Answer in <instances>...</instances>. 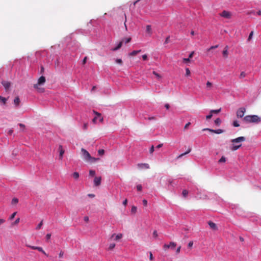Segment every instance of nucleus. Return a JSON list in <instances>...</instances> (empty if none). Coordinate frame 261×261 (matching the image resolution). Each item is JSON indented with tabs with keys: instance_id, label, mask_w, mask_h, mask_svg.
I'll list each match as a JSON object with an SVG mask.
<instances>
[{
	"instance_id": "nucleus-23",
	"label": "nucleus",
	"mask_w": 261,
	"mask_h": 261,
	"mask_svg": "<svg viewBox=\"0 0 261 261\" xmlns=\"http://www.w3.org/2000/svg\"><path fill=\"white\" fill-rule=\"evenodd\" d=\"M140 52H141V50H134L132 52H131L130 53H129V55L130 56H136V55H137Z\"/></svg>"
},
{
	"instance_id": "nucleus-58",
	"label": "nucleus",
	"mask_w": 261,
	"mask_h": 261,
	"mask_svg": "<svg viewBox=\"0 0 261 261\" xmlns=\"http://www.w3.org/2000/svg\"><path fill=\"white\" fill-rule=\"evenodd\" d=\"M191 124V123L190 122H188L185 126L184 127V128L185 129H186L188 128V127L190 126V125Z\"/></svg>"
},
{
	"instance_id": "nucleus-64",
	"label": "nucleus",
	"mask_w": 261,
	"mask_h": 261,
	"mask_svg": "<svg viewBox=\"0 0 261 261\" xmlns=\"http://www.w3.org/2000/svg\"><path fill=\"white\" fill-rule=\"evenodd\" d=\"M87 57H85L84 58L83 60V64H85L86 63V62H87Z\"/></svg>"
},
{
	"instance_id": "nucleus-42",
	"label": "nucleus",
	"mask_w": 261,
	"mask_h": 261,
	"mask_svg": "<svg viewBox=\"0 0 261 261\" xmlns=\"http://www.w3.org/2000/svg\"><path fill=\"white\" fill-rule=\"evenodd\" d=\"M42 225H43V221H41L40 222V223H39V224L37 226V227H36V229L37 230H39V229H40V228L41 227V226H42Z\"/></svg>"
},
{
	"instance_id": "nucleus-37",
	"label": "nucleus",
	"mask_w": 261,
	"mask_h": 261,
	"mask_svg": "<svg viewBox=\"0 0 261 261\" xmlns=\"http://www.w3.org/2000/svg\"><path fill=\"white\" fill-rule=\"evenodd\" d=\"M95 175V171L93 170H90L89 171V175L91 176H94Z\"/></svg>"
},
{
	"instance_id": "nucleus-44",
	"label": "nucleus",
	"mask_w": 261,
	"mask_h": 261,
	"mask_svg": "<svg viewBox=\"0 0 261 261\" xmlns=\"http://www.w3.org/2000/svg\"><path fill=\"white\" fill-rule=\"evenodd\" d=\"M218 47V45H216L215 46H212L211 47H210L208 49H207V51H210L211 50L217 48Z\"/></svg>"
},
{
	"instance_id": "nucleus-5",
	"label": "nucleus",
	"mask_w": 261,
	"mask_h": 261,
	"mask_svg": "<svg viewBox=\"0 0 261 261\" xmlns=\"http://www.w3.org/2000/svg\"><path fill=\"white\" fill-rule=\"evenodd\" d=\"M246 112L245 108L242 107L239 108L237 112V116L238 118H242Z\"/></svg>"
},
{
	"instance_id": "nucleus-18",
	"label": "nucleus",
	"mask_w": 261,
	"mask_h": 261,
	"mask_svg": "<svg viewBox=\"0 0 261 261\" xmlns=\"http://www.w3.org/2000/svg\"><path fill=\"white\" fill-rule=\"evenodd\" d=\"M123 41H124V40H122L117 45V46L113 48L112 50H113V51H116L118 49H119V48H120L122 45V44L123 43Z\"/></svg>"
},
{
	"instance_id": "nucleus-12",
	"label": "nucleus",
	"mask_w": 261,
	"mask_h": 261,
	"mask_svg": "<svg viewBox=\"0 0 261 261\" xmlns=\"http://www.w3.org/2000/svg\"><path fill=\"white\" fill-rule=\"evenodd\" d=\"M40 85L38 84H34V88L37 90L38 92L40 93H42L44 91V89L42 87H39Z\"/></svg>"
},
{
	"instance_id": "nucleus-26",
	"label": "nucleus",
	"mask_w": 261,
	"mask_h": 261,
	"mask_svg": "<svg viewBox=\"0 0 261 261\" xmlns=\"http://www.w3.org/2000/svg\"><path fill=\"white\" fill-rule=\"evenodd\" d=\"M18 202V199L16 198H14L12 199L11 203L12 204L15 205Z\"/></svg>"
},
{
	"instance_id": "nucleus-32",
	"label": "nucleus",
	"mask_w": 261,
	"mask_h": 261,
	"mask_svg": "<svg viewBox=\"0 0 261 261\" xmlns=\"http://www.w3.org/2000/svg\"><path fill=\"white\" fill-rule=\"evenodd\" d=\"M221 111V109L218 110H213L210 111V113H219Z\"/></svg>"
},
{
	"instance_id": "nucleus-6",
	"label": "nucleus",
	"mask_w": 261,
	"mask_h": 261,
	"mask_svg": "<svg viewBox=\"0 0 261 261\" xmlns=\"http://www.w3.org/2000/svg\"><path fill=\"white\" fill-rule=\"evenodd\" d=\"M27 246L30 248H31L32 249L34 250H37L38 251L42 252L45 255L48 256V255L45 253V252L43 250V248L41 247H37V246H31L30 245H27Z\"/></svg>"
},
{
	"instance_id": "nucleus-61",
	"label": "nucleus",
	"mask_w": 261,
	"mask_h": 261,
	"mask_svg": "<svg viewBox=\"0 0 261 261\" xmlns=\"http://www.w3.org/2000/svg\"><path fill=\"white\" fill-rule=\"evenodd\" d=\"M142 59L143 60H146L147 59V56L146 55H143L142 56Z\"/></svg>"
},
{
	"instance_id": "nucleus-4",
	"label": "nucleus",
	"mask_w": 261,
	"mask_h": 261,
	"mask_svg": "<svg viewBox=\"0 0 261 261\" xmlns=\"http://www.w3.org/2000/svg\"><path fill=\"white\" fill-rule=\"evenodd\" d=\"M176 246V244L175 242H171L169 244H164L163 246V249L165 251H166L167 249L169 248H171L172 249H174L175 247Z\"/></svg>"
},
{
	"instance_id": "nucleus-49",
	"label": "nucleus",
	"mask_w": 261,
	"mask_h": 261,
	"mask_svg": "<svg viewBox=\"0 0 261 261\" xmlns=\"http://www.w3.org/2000/svg\"><path fill=\"white\" fill-rule=\"evenodd\" d=\"M153 237L154 238H156L158 237V232H157V231L156 230H154L153 232Z\"/></svg>"
},
{
	"instance_id": "nucleus-60",
	"label": "nucleus",
	"mask_w": 261,
	"mask_h": 261,
	"mask_svg": "<svg viewBox=\"0 0 261 261\" xmlns=\"http://www.w3.org/2000/svg\"><path fill=\"white\" fill-rule=\"evenodd\" d=\"M144 205L146 206L147 204V201L146 199H143L142 201Z\"/></svg>"
},
{
	"instance_id": "nucleus-22",
	"label": "nucleus",
	"mask_w": 261,
	"mask_h": 261,
	"mask_svg": "<svg viewBox=\"0 0 261 261\" xmlns=\"http://www.w3.org/2000/svg\"><path fill=\"white\" fill-rule=\"evenodd\" d=\"M191 149L190 148L187 151L185 152V153H181L180 155H179L178 156H177L176 159H179L181 158L182 156L189 153L191 151Z\"/></svg>"
},
{
	"instance_id": "nucleus-56",
	"label": "nucleus",
	"mask_w": 261,
	"mask_h": 261,
	"mask_svg": "<svg viewBox=\"0 0 261 261\" xmlns=\"http://www.w3.org/2000/svg\"><path fill=\"white\" fill-rule=\"evenodd\" d=\"M180 249H181V246H179L177 249H176V254H178L179 253L180 251Z\"/></svg>"
},
{
	"instance_id": "nucleus-40",
	"label": "nucleus",
	"mask_w": 261,
	"mask_h": 261,
	"mask_svg": "<svg viewBox=\"0 0 261 261\" xmlns=\"http://www.w3.org/2000/svg\"><path fill=\"white\" fill-rule=\"evenodd\" d=\"M152 73L159 79L161 78V75L156 72L155 71H153Z\"/></svg>"
},
{
	"instance_id": "nucleus-25",
	"label": "nucleus",
	"mask_w": 261,
	"mask_h": 261,
	"mask_svg": "<svg viewBox=\"0 0 261 261\" xmlns=\"http://www.w3.org/2000/svg\"><path fill=\"white\" fill-rule=\"evenodd\" d=\"M72 176L74 179H77L79 177V173L77 172H74L72 174Z\"/></svg>"
},
{
	"instance_id": "nucleus-57",
	"label": "nucleus",
	"mask_w": 261,
	"mask_h": 261,
	"mask_svg": "<svg viewBox=\"0 0 261 261\" xmlns=\"http://www.w3.org/2000/svg\"><path fill=\"white\" fill-rule=\"evenodd\" d=\"M20 219L18 218L16 219V220L15 221V222L13 223V225H16L19 222Z\"/></svg>"
},
{
	"instance_id": "nucleus-41",
	"label": "nucleus",
	"mask_w": 261,
	"mask_h": 261,
	"mask_svg": "<svg viewBox=\"0 0 261 261\" xmlns=\"http://www.w3.org/2000/svg\"><path fill=\"white\" fill-rule=\"evenodd\" d=\"M115 62H116V63L119 64L120 65H122V63H123L122 60L121 59H116L115 60Z\"/></svg>"
},
{
	"instance_id": "nucleus-50",
	"label": "nucleus",
	"mask_w": 261,
	"mask_h": 261,
	"mask_svg": "<svg viewBox=\"0 0 261 261\" xmlns=\"http://www.w3.org/2000/svg\"><path fill=\"white\" fill-rule=\"evenodd\" d=\"M183 62L184 63H187L190 62V59L188 58H184L182 60Z\"/></svg>"
},
{
	"instance_id": "nucleus-54",
	"label": "nucleus",
	"mask_w": 261,
	"mask_h": 261,
	"mask_svg": "<svg viewBox=\"0 0 261 261\" xmlns=\"http://www.w3.org/2000/svg\"><path fill=\"white\" fill-rule=\"evenodd\" d=\"M193 241H190L188 243V246L189 248H191L193 246Z\"/></svg>"
},
{
	"instance_id": "nucleus-59",
	"label": "nucleus",
	"mask_w": 261,
	"mask_h": 261,
	"mask_svg": "<svg viewBox=\"0 0 261 261\" xmlns=\"http://www.w3.org/2000/svg\"><path fill=\"white\" fill-rule=\"evenodd\" d=\"M213 115L212 113H210V114L206 116V119H210L212 118Z\"/></svg>"
},
{
	"instance_id": "nucleus-36",
	"label": "nucleus",
	"mask_w": 261,
	"mask_h": 261,
	"mask_svg": "<svg viewBox=\"0 0 261 261\" xmlns=\"http://www.w3.org/2000/svg\"><path fill=\"white\" fill-rule=\"evenodd\" d=\"M246 74L245 72L244 71H242L241 72L239 77H240V79H243L244 77H245L246 76Z\"/></svg>"
},
{
	"instance_id": "nucleus-29",
	"label": "nucleus",
	"mask_w": 261,
	"mask_h": 261,
	"mask_svg": "<svg viewBox=\"0 0 261 261\" xmlns=\"http://www.w3.org/2000/svg\"><path fill=\"white\" fill-rule=\"evenodd\" d=\"M105 151L104 149H99L98 150V154L100 156H102L104 154Z\"/></svg>"
},
{
	"instance_id": "nucleus-1",
	"label": "nucleus",
	"mask_w": 261,
	"mask_h": 261,
	"mask_svg": "<svg viewBox=\"0 0 261 261\" xmlns=\"http://www.w3.org/2000/svg\"><path fill=\"white\" fill-rule=\"evenodd\" d=\"M246 140V138L244 137H239L236 139H233L231 140V142L232 143L230 149L232 151H236L240 148L242 146L241 143Z\"/></svg>"
},
{
	"instance_id": "nucleus-63",
	"label": "nucleus",
	"mask_w": 261,
	"mask_h": 261,
	"mask_svg": "<svg viewBox=\"0 0 261 261\" xmlns=\"http://www.w3.org/2000/svg\"><path fill=\"white\" fill-rule=\"evenodd\" d=\"M5 222V220L3 219H0V226L2 225L3 223H4Z\"/></svg>"
},
{
	"instance_id": "nucleus-28",
	"label": "nucleus",
	"mask_w": 261,
	"mask_h": 261,
	"mask_svg": "<svg viewBox=\"0 0 261 261\" xmlns=\"http://www.w3.org/2000/svg\"><path fill=\"white\" fill-rule=\"evenodd\" d=\"M7 99L5 97H3L1 96H0V101L4 104H6V101H7Z\"/></svg>"
},
{
	"instance_id": "nucleus-53",
	"label": "nucleus",
	"mask_w": 261,
	"mask_h": 261,
	"mask_svg": "<svg viewBox=\"0 0 261 261\" xmlns=\"http://www.w3.org/2000/svg\"><path fill=\"white\" fill-rule=\"evenodd\" d=\"M19 126L22 129V130H23L25 128V125L22 123H19Z\"/></svg>"
},
{
	"instance_id": "nucleus-3",
	"label": "nucleus",
	"mask_w": 261,
	"mask_h": 261,
	"mask_svg": "<svg viewBox=\"0 0 261 261\" xmlns=\"http://www.w3.org/2000/svg\"><path fill=\"white\" fill-rule=\"evenodd\" d=\"M81 151L82 152V155L85 160L87 161H90L92 156L90 154V153L85 149L82 148Z\"/></svg>"
},
{
	"instance_id": "nucleus-33",
	"label": "nucleus",
	"mask_w": 261,
	"mask_h": 261,
	"mask_svg": "<svg viewBox=\"0 0 261 261\" xmlns=\"http://www.w3.org/2000/svg\"><path fill=\"white\" fill-rule=\"evenodd\" d=\"M122 40H124L123 42H124L125 43H127L130 41L131 38L130 37L125 38H123Z\"/></svg>"
},
{
	"instance_id": "nucleus-47",
	"label": "nucleus",
	"mask_w": 261,
	"mask_h": 261,
	"mask_svg": "<svg viewBox=\"0 0 261 261\" xmlns=\"http://www.w3.org/2000/svg\"><path fill=\"white\" fill-rule=\"evenodd\" d=\"M154 151V146L153 145H152L149 149V153L150 154H152L153 151Z\"/></svg>"
},
{
	"instance_id": "nucleus-30",
	"label": "nucleus",
	"mask_w": 261,
	"mask_h": 261,
	"mask_svg": "<svg viewBox=\"0 0 261 261\" xmlns=\"http://www.w3.org/2000/svg\"><path fill=\"white\" fill-rule=\"evenodd\" d=\"M221 122V120L220 118H217L215 120V123L217 125H219L220 124Z\"/></svg>"
},
{
	"instance_id": "nucleus-7",
	"label": "nucleus",
	"mask_w": 261,
	"mask_h": 261,
	"mask_svg": "<svg viewBox=\"0 0 261 261\" xmlns=\"http://www.w3.org/2000/svg\"><path fill=\"white\" fill-rule=\"evenodd\" d=\"M220 15L221 17H223L224 18H227V19H230L231 17V16H232L231 12H230L229 11H226V10H223L220 14Z\"/></svg>"
},
{
	"instance_id": "nucleus-9",
	"label": "nucleus",
	"mask_w": 261,
	"mask_h": 261,
	"mask_svg": "<svg viewBox=\"0 0 261 261\" xmlns=\"http://www.w3.org/2000/svg\"><path fill=\"white\" fill-rule=\"evenodd\" d=\"M101 177H95L94 179V184L95 186H98L101 184Z\"/></svg>"
},
{
	"instance_id": "nucleus-35",
	"label": "nucleus",
	"mask_w": 261,
	"mask_h": 261,
	"mask_svg": "<svg viewBox=\"0 0 261 261\" xmlns=\"http://www.w3.org/2000/svg\"><path fill=\"white\" fill-rule=\"evenodd\" d=\"M18 153V150L17 149H15L13 150L12 154L14 156H15L17 155Z\"/></svg>"
},
{
	"instance_id": "nucleus-62",
	"label": "nucleus",
	"mask_w": 261,
	"mask_h": 261,
	"mask_svg": "<svg viewBox=\"0 0 261 261\" xmlns=\"http://www.w3.org/2000/svg\"><path fill=\"white\" fill-rule=\"evenodd\" d=\"M44 71V68L43 66H41V69H40V74H43Z\"/></svg>"
},
{
	"instance_id": "nucleus-14",
	"label": "nucleus",
	"mask_w": 261,
	"mask_h": 261,
	"mask_svg": "<svg viewBox=\"0 0 261 261\" xmlns=\"http://www.w3.org/2000/svg\"><path fill=\"white\" fill-rule=\"evenodd\" d=\"M228 46H226L225 47L224 50H223L222 54H223V57L225 58H227L228 57Z\"/></svg>"
},
{
	"instance_id": "nucleus-21",
	"label": "nucleus",
	"mask_w": 261,
	"mask_h": 261,
	"mask_svg": "<svg viewBox=\"0 0 261 261\" xmlns=\"http://www.w3.org/2000/svg\"><path fill=\"white\" fill-rule=\"evenodd\" d=\"M20 99L18 96H17L14 99V103L16 107H18L20 103Z\"/></svg>"
},
{
	"instance_id": "nucleus-10",
	"label": "nucleus",
	"mask_w": 261,
	"mask_h": 261,
	"mask_svg": "<svg viewBox=\"0 0 261 261\" xmlns=\"http://www.w3.org/2000/svg\"><path fill=\"white\" fill-rule=\"evenodd\" d=\"M46 81L45 78L43 76H40L37 82V83L36 84H38L39 85H43L45 83Z\"/></svg>"
},
{
	"instance_id": "nucleus-24",
	"label": "nucleus",
	"mask_w": 261,
	"mask_h": 261,
	"mask_svg": "<svg viewBox=\"0 0 261 261\" xmlns=\"http://www.w3.org/2000/svg\"><path fill=\"white\" fill-rule=\"evenodd\" d=\"M226 161V159L224 156H222L221 158L218 161L219 164L225 163Z\"/></svg>"
},
{
	"instance_id": "nucleus-13",
	"label": "nucleus",
	"mask_w": 261,
	"mask_h": 261,
	"mask_svg": "<svg viewBox=\"0 0 261 261\" xmlns=\"http://www.w3.org/2000/svg\"><path fill=\"white\" fill-rule=\"evenodd\" d=\"M208 224L210 226V228L211 229H212L213 230H217L218 228H217V225L215 223H214L212 221H208Z\"/></svg>"
},
{
	"instance_id": "nucleus-39",
	"label": "nucleus",
	"mask_w": 261,
	"mask_h": 261,
	"mask_svg": "<svg viewBox=\"0 0 261 261\" xmlns=\"http://www.w3.org/2000/svg\"><path fill=\"white\" fill-rule=\"evenodd\" d=\"M115 247V243H111L110 244L109 247V250H112L113 248H114Z\"/></svg>"
},
{
	"instance_id": "nucleus-17",
	"label": "nucleus",
	"mask_w": 261,
	"mask_h": 261,
	"mask_svg": "<svg viewBox=\"0 0 261 261\" xmlns=\"http://www.w3.org/2000/svg\"><path fill=\"white\" fill-rule=\"evenodd\" d=\"M6 90H8L10 86V83L7 81H3L2 83Z\"/></svg>"
},
{
	"instance_id": "nucleus-46",
	"label": "nucleus",
	"mask_w": 261,
	"mask_h": 261,
	"mask_svg": "<svg viewBox=\"0 0 261 261\" xmlns=\"http://www.w3.org/2000/svg\"><path fill=\"white\" fill-rule=\"evenodd\" d=\"M98 160H99V158H95L92 157L90 161H91V162H94Z\"/></svg>"
},
{
	"instance_id": "nucleus-15",
	"label": "nucleus",
	"mask_w": 261,
	"mask_h": 261,
	"mask_svg": "<svg viewBox=\"0 0 261 261\" xmlns=\"http://www.w3.org/2000/svg\"><path fill=\"white\" fill-rule=\"evenodd\" d=\"M138 167L141 169H143V168L149 169V165L146 163L138 164Z\"/></svg>"
},
{
	"instance_id": "nucleus-19",
	"label": "nucleus",
	"mask_w": 261,
	"mask_h": 261,
	"mask_svg": "<svg viewBox=\"0 0 261 261\" xmlns=\"http://www.w3.org/2000/svg\"><path fill=\"white\" fill-rule=\"evenodd\" d=\"M93 113L97 116V118L98 117L99 119V121L100 122H102L103 121V117L101 116V114L95 111H93Z\"/></svg>"
},
{
	"instance_id": "nucleus-48",
	"label": "nucleus",
	"mask_w": 261,
	"mask_h": 261,
	"mask_svg": "<svg viewBox=\"0 0 261 261\" xmlns=\"http://www.w3.org/2000/svg\"><path fill=\"white\" fill-rule=\"evenodd\" d=\"M17 214V212H14L13 213L11 216L10 217L9 219L10 220H12L13 219H14V218L15 217V216H16Z\"/></svg>"
},
{
	"instance_id": "nucleus-38",
	"label": "nucleus",
	"mask_w": 261,
	"mask_h": 261,
	"mask_svg": "<svg viewBox=\"0 0 261 261\" xmlns=\"http://www.w3.org/2000/svg\"><path fill=\"white\" fill-rule=\"evenodd\" d=\"M191 74L190 69L188 68H186V76H189Z\"/></svg>"
},
{
	"instance_id": "nucleus-43",
	"label": "nucleus",
	"mask_w": 261,
	"mask_h": 261,
	"mask_svg": "<svg viewBox=\"0 0 261 261\" xmlns=\"http://www.w3.org/2000/svg\"><path fill=\"white\" fill-rule=\"evenodd\" d=\"M253 32L251 31L249 35L248 38V39H247L248 41H249L251 39V38L253 36Z\"/></svg>"
},
{
	"instance_id": "nucleus-51",
	"label": "nucleus",
	"mask_w": 261,
	"mask_h": 261,
	"mask_svg": "<svg viewBox=\"0 0 261 261\" xmlns=\"http://www.w3.org/2000/svg\"><path fill=\"white\" fill-rule=\"evenodd\" d=\"M88 124L87 123H85L83 125V129L84 130H86L88 128Z\"/></svg>"
},
{
	"instance_id": "nucleus-16",
	"label": "nucleus",
	"mask_w": 261,
	"mask_h": 261,
	"mask_svg": "<svg viewBox=\"0 0 261 261\" xmlns=\"http://www.w3.org/2000/svg\"><path fill=\"white\" fill-rule=\"evenodd\" d=\"M146 32L149 36H151L152 35V32L151 27L150 25H146Z\"/></svg>"
},
{
	"instance_id": "nucleus-11",
	"label": "nucleus",
	"mask_w": 261,
	"mask_h": 261,
	"mask_svg": "<svg viewBox=\"0 0 261 261\" xmlns=\"http://www.w3.org/2000/svg\"><path fill=\"white\" fill-rule=\"evenodd\" d=\"M59 152H60V154H59V158H60V159H62V158H63V155L64 153V149H63V146L62 145H59Z\"/></svg>"
},
{
	"instance_id": "nucleus-27",
	"label": "nucleus",
	"mask_w": 261,
	"mask_h": 261,
	"mask_svg": "<svg viewBox=\"0 0 261 261\" xmlns=\"http://www.w3.org/2000/svg\"><path fill=\"white\" fill-rule=\"evenodd\" d=\"M122 237V234L119 233V234H118L115 236V241H118V240L121 239Z\"/></svg>"
},
{
	"instance_id": "nucleus-31",
	"label": "nucleus",
	"mask_w": 261,
	"mask_h": 261,
	"mask_svg": "<svg viewBox=\"0 0 261 261\" xmlns=\"http://www.w3.org/2000/svg\"><path fill=\"white\" fill-rule=\"evenodd\" d=\"M137 208L135 206H133L131 208V212L132 213L135 214L137 212Z\"/></svg>"
},
{
	"instance_id": "nucleus-52",
	"label": "nucleus",
	"mask_w": 261,
	"mask_h": 261,
	"mask_svg": "<svg viewBox=\"0 0 261 261\" xmlns=\"http://www.w3.org/2000/svg\"><path fill=\"white\" fill-rule=\"evenodd\" d=\"M142 186L141 185H138L137 186V189L138 191H140L142 190Z\"/></svg>"
},
{
	"instance_id": "nucleus-55",
	"label": "nucleus",
	"mask_w": 261,
	"mask_h": 261,
	"mask_svg": "<svg viewBox=\"0 0 261 261\" xmlns=\"http://www.w3.org/2000/svg\"><path fill=\"white\" fill-rule=\"evenodd\" d=\"M194 54V51H192L190 55H189V58L190 59L193 58V55Z\"/></svg>"
},
{
	"instance_id": "nucleus-45",
	"label": "nucleus",
	"mask_w": 261,
	"mask_h": 261,
	"mask_svg": "<svg viewBox=\"0 0 261 261\" xmlns=\"http://www.w3.org/2000/svg\"><path fill=\"white\" fill-rule=\"evenodd\" d=\"M233 125L234 127H239L240 126V124L237 121H234L233 122Z\"/></svg>"
},
{
	"instance_id": "nucleus-20",
	"label": "nucleus",
	"mask_w": 261,
	"mask_h": 261,
	"mask_svg": "<svg viewBox=\"0 0 261 261\" xmlns=\"http://www.w3.org/2000/svg\"><path fill=\"white\" fill-rule=\"evenodd\" d=\"M212 88H213V84L211 82L207 81L206 84V89L207 90H211Z\"/></svg>"
},
{
	"instance_id": "nucleus-8",
	"label": "nucleus",
	"mask_w": 261,
	"mask_h": 261,
	"mask_svg": "<svg viewBox=\"0 0 261 261\" xmlns=\"http://www.w3.org/2000/svg\"><path fill=\"white\" fill-rule=\"evenodd\" d=\"M202 130L203 131L208 130L211 132L215 133L218 134H221V133H223V132H224L223 130L221 129L214 130V129H210V128H204V129H203Z\"/></svg>"
},
{
	"instance_id": "nucleus-2",
	"label": "nucleus",
	"mask_w": 261,
	"mask_h": 261,
	"mask_svg": "<svg viewBox=\"0 0 261 261\" xmlns=\"http://www.w3.org/2000/svg\"><path fill=\"white\" fill-rule=\"evenodd\" d=\"M243 120L247 123H258L261 121V119L257 115H247L244 117Z\"/></svg>"
},
{
	"instance_id": "nucleus-34",
	"label": "nucleus",
	"mask_w": 261,
	"mask_h": 261,
	"mask_svg": "<svg viewBox=\"0 0 261 261\" xmlns=\"http://www.w3.org/2000/svg\"><path fill=\"white\" fill-rule=\"evenodd\" d=\"M188 194V191L186 190H184L182 192V195L184 197H186Z\"/></svg>"
}]
</instances>
